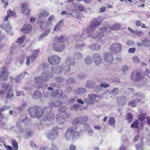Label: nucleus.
Wrapping results in <instances>:
<instances>
[{"instance_id": "5fc2aeb1", "label": "nucleus", "mask_w": 150, "mask_h": 150, "mask_svg": "<svg viewBox=\"0 0 150 150\" xmlns=\"http://www.w3.org/2000/svg\"><path fill=\"white\" fill-rule=\"evenodd\" d=\"M85 63L87 64H90L91 62V57H90L88 56L86 57L84 59Z\"/></svg>"}, {"instance_id": "aec40b11", "label": "nucleus", "mask_w": 150, "mask_h": 150, "mask_svg": "<svg viewBox=\"0 0 150 150\" xmlns=\"http://www.w3.org/2000/svg\"><path fill=\"white\" fill-rule=\"evenodd\" d=\"M20 48V46L19 45L12 44L11 46L10 49V53L11 54H14L19 51Z\"/></svg>"}, {"instance_id": "e2e57ef3", "label": "nucleus", "mask_w": 150, "mask_h": 150, "mask_svg": "<svg viewBox=\"0 0 150 150\" xmlns=\"http://www.w3.org/2000/svg\"><path fill=\"white\" fill-rule=\"evenodd\" d=\"M129 69L128 67L126 65L123 66L122 68V71L123 72V73H125L126 71H127Z\"/></svg>"}, {"instance_id": "49530a36", "label": "nucleus", "mask_w": 150, "mask_h": 150, "mask_svg": "<svg viewBox=\"0 0 150 150\" xmlns=\"http://www.w3.org/2000/svg\"><path fill=\"white\" fill-rule=\"evenodd\" d=\"M62 104V101H59L58 100L55 103L52 102L51 103V105L52 106L55 107H59Z\"/></svg>"}, {"instance_id": "0eeeda50", "label": "nucleus", "mask_w": 150, "mask_h": 150, "mask_svg": "<svg viewBox=\"0 0 150 150\" xmlns=\"http://www.w3.org/2000/svg\"><path fill=\"white\" fill-rule=\"evenodd\" d=\"M58 110L61 113L57 115L56 120L57 121L59 122V125L60 126L65 122L66 107L65 106L61 107Z\"/></svg>"}, {"instance_id": "393cba45", "label": "nucleus", "mask_w": 150, "mask_h": 150, "mask_svg": "<svg viewBox=\"0 0 150 150\" xmlns=\"http://www.w3.org/2000/svg\"><path fill=\"white\" fill-rule=\"evenodd\" d=\"M32 30V27L29 24L24 25L22 29V30L23 33H30Z\"/></svg>"}, {"instance_id": "864d4df0", "label": "nucleus", "mask_w": 150, "mask_h": 150, "mask_svg": "<svg viewBox=\"0 0 150 150\" xmlns=\"http://www.w3.org/2000/svg\"><path fill=\"white\" fill-rule=\"evenodd\" d=\"M138 122L137 120L134 121L131 125V127L132 128H137L138 127Z\"/></svg>"}, {"instance_id": "f257e3e1", "label": "nucleus", "mask_w": 150, "mask_h": 150, "mask_svg": "<svg viewBox=\"0 0 150 150\" xmlns=\"http://www.w3.org/2000/svg\"><path fill=\"white\" fill-rule=\"evenodd\" d=\"M54 78L53 74L49 71H44L40 76L35 78V83L34 86L36 88L40 87V84L43 82H47L50 80H52Z\"/></svg>"}, {"instance_id": "37998d69", "label": "nucleus", "mask_w": 150, "mask_h": 150, "mask_svg": "<svg viewBox=\"0 0 150 150\" xmlns=\"http://www.w3.org/2000/svg\"><path fill=\"white\" fill-rule=\"evenodd\" d=\"M7 15L9 17H11V16L15 17L16 15V13L15 11L13 10L12 11L10 9H9L7 11Z\"/></svg>"}, {"instance_id": "58836bf2", "label": "nucleus", "mask_w": 150, "mask_h": 150, "mask_svg": "<svg viewBox=\"0 0 150 150\" xmlns=\"http://www.w3.org/2000/svg\"><path fill=\"white\" fill-rule=\"evenodd\" d=\"M109 31L116 30H118L120 28V25L118 24H115L111 26H109Z\"/></svg>"}, {"instance_id": "f8f14e48", "label": "nucleus", "mask_w": 150, "mask_h": 150, "mask_svg": "<svg viewBox=\"0 0 150 150\" xmlns=\"http://www.w3.org/2000/svg\"><path fill=\"white\" fill-rule=\"evenodd\" d=\"M48 60L50 64L57 65L60 63L61 58L59 56L55 55L48 57Z\"/></svg>"}, {"instance_id": "4be33fe9", "label": "nucleus", "mask_w": 150, "mask_h": 150, "mask_svg": "<svg viewBox=\"0 0 150 150\" xmlns=\"http://www.w3.org/2000/svg\"><path fill=\"white\" fill-rule=\"evenodd\" d=\"M22 13L29 15L30 12V10L28 8V5L27 3H23L21 6Z\"/></svg>"}, {"instance_id": "09e8293b", "label": "nucleus", "mask_w": 150, "mask_h": 150, "mask_svg": "<svg viewBox=\"0 0 150 150\" xmlns=\"http://www.w3.org/2000/svg\"><path fill=\"white\" fill-rule=\"evenodd\" d=\"M115 121L114 118L113 117H110L109 121V125L114 127H115Z\"/></svg>"}, {"instance_id": "9b49d317", "label": "nucleus", "mask_w": 150, "mask_h": 150, "mask_svg": "<svg viewBox=\"0 0 150 150\" xmlns=\"http://www.w3.org/2000/svg\"><path fill=\"white\" fill-rule=\"evenodd\" d=\"M144 77V74L138 71L132 72L130 75L131 79L134 81H139Z\"/></svg>"}, {"instance_id": "c9c22d12", "label": "nucleus", "mask_w": 150, "mask_h": 150, "mask_svg": "<svg viewBox=\"0 0 150 150\" xmlns=\"http://www.w3.org/2000/svg\"><path fill=\"white\" fill-rule=\"evenodd\" d=\"M140 100L139 99H137L130 101L128 104V105L132 107H135L137 105V104L140 102Z\"/></svg>"}, {"instance_id": "603ef678", "label": "nucleus", "mask_w": 150, "mask_h": 150, "mask_svg": "<svg viewBox=\"0 0 150 150\" xmlns=\"http://www.w3.org/2000/svg\"><path fill=\"white\" fill-rule=\"evenodd\" d=\"M76 9H78L81 11H83L85 9L83 6L81 4H78L75 7Z\"/></svg>"}, {"instance_id": "a878e982", "label": "nucleus", "mask_w": 150, "mask_h": 150, "mask_svg": "<svg viewBox=\"0 0 150 150\" xmlns=\"http://www.w3.org/2000/svg\"><path fill=\"white\" fill-rule=\"evenodd\" d=\"M51 28L48 29L46 28L45 30V32L42 33L40 36L38 37V39L39 41L42 40L44 38L47 36L50 32Z\"/></svg>"}, {"instance_id": "2f4dec72", "label": "nucleus", "mask_w": 150, "mask_h": 150, "mask_svg": "<svg viewBox=\"0 0 150 150\" xmlns=\"http://www.w3.org/2000/svg\"><path fill=\"white\" fill-rule=\"evenodd\" d=\"M26 74H28V73L26 72H25L24 73H21L19 75L16 76V83H20L23 79L24 76Z\"/></svg>"}, {"instance_id": "0e129e2a", "label": "nucleus", "mask_w": 150, "mask_h": 150, "mask_svg": "<svg viewBox=\"0 0 150 150\" xmlns=\"http://www.w3.org/2000/svg\"><path fill=\"white\" fill-rule=\"evenodd\" d=\"M136 97L137 98H144V96L143 94L140 93H137L135 94Z\"/></svg>"}, {"instance_id": "7c9ffc66", "label": "nucleus", "mask_w": 150, "mask_h": 150, "mask_svg": "<svg viewBox=\"0 0 150 150\" xmlns=\"http://www.w3.org/2000/svg\"><path fill=\"white\" fill-rule=\"evenodd\" d=\"M6 98H12L13 97V92L12 89L9 88L8 90H6Z\"/></svg>"}, {"instance_id": "ddd939ff", "label": "nucleus", "mask_w": 150, "mask_h": 150, "mask_svg": "<svg viewBox=\"0 0 150 150\" xmlns=\"http://www.w3.org/2000/svg\"><path fill=\"white\" fill-rule=\"evenodd\" d=\"M103 58L106 62L110 64H112L114 60L113 54L110 52H107L104 53Z\"/></svg>"}, {"instance_id": "c03bdc74", "label": "nucleus", "mask_w": 150, "mask_h": 150, "mask_svg": "<svg viewBox=\"0 0 150 150\" xmlns=\"http://www.w3.org/2000/svg\"><path fill=\"white\" fill-rule=\"evenodd\" d=\"M128 30L130 32L132 33L135 35H140L142 34L141 32L137 30H134L131 29L130 27L128 28Z\"/></svg>"}, {"instance_id": "c756f323", "label": "nucleus", "mask_w": 150, "mask_h": 150, "mask_svg": "<svg viewBox=\"0 0 150 150\" xmlns=\"http://www.w3.org/2000/svg\"><path fill=\"white\" fill-rule=\"evenodd\" d=\"M95 82L92 80L87 81L86 83L85 86L86 88H91L94 87L95 85Z\"/></svg>"}, {"instance_id": "6e6d98bb", "label": "nucleus", "mask_w": 150, "mask_h": 150, "mask_svg": "<svg viewBox=\"0 0 150 150\" xmlns=\"http://www.w3.org/2000/svg\"><path fill=\"white\" fill-rule=\"evenodd\" d=\"M80 106V105L79 104H76L71 107V109L72 110L76 111L78 109V108Z\"/></svg>"}, {"instance_id": "de8ad7c7", "label": "nucleus", "mask_w": 150, "mask_h": 150, "mask_svg": "<svg viewBox=\"0 0 150 150\" xmlns=\"http://www.w3.org/2000/svg\"><path fill=\"white\" fill-rule=\"evenodd\" d=\"M142 44L145 47H148L150 46V43L148 40L145 39L142 40Z\"/></svg>"}, {"instance_id": "e433bc0d", "label": "nucleus", "mask_w": 150, "mask_h": 150, "mask_svg": "<svg viewBox=\"0 0 150 150\" xmlns=\"http://www.w3.org/2000/svg\"><path fill=\"white\" fill-rule=\"evenodd\" d=\"M86 93V91L85 88H79L76 89V93L79 95H82Z\"/></svg>"}, {"instance_id": "423d86ee", "label": "nucleus", "mask_w": 150, "mask_h": 150, "mask_svg": "<svg viewBox=\"0 0 150 150\" xmlns=\"http://www.w3.org/2000/svg\"><path fill=\"white\" fill-rule=\"evenodd\" d=\"M60 126H55L52 130L48 131L46 133V136L47 139L50 140H54L57 137L58 134V130L62 129Z\"/></svg>"}, {"instance_id": "f03ea898", "label": "nucleus", "mask_w": 150, "mask_h": 150, "mask_svg": "<svg viewBox=\"0 0 150 150\" xmlns=\"http://www.w3.org/2000/svg\"><path fill=\"white\" fill-rule=\"evenodd\" d=\"M65 38L62 36L60 37H56L54 39V42L53 44L52 48L53 50L57 52H61L65 48V45L63 42Z\"/></svg>"}, {"instance_id": "dca6fc26", "label": "nucleus", "mask_w": 150, "mask_h": 150, "mask_svg": "<svg viewBox=\"0 0 150 150\" xmlns=\"http://www.w3.org/2000/svg\"><path fill=\"white\" fill-rule=\"evenodd\" d=\"M63 91L61 90H59L52 92L51 93V96L54 98L62 99L63 97Z\"/></svg>"}, {"instance_id": "13d9d810", "label": "nucleus", "mask_w": 150, "mask_h": 150, "mask_svg": "<svg viewBox=\"0 0 150 150\" xmlns=\"http://www.w3.org/2000/svg\"><path fill=\"white\" fill-rule=\"evenodd\" d=\"M51 70L53 73L55 74H58L62 72V71H60L59 69L56 68H52Z\"/></svg>"}, {"instance_id": "338daca9", "label": "nucleus", "mask_w": 150, "mask_h": 150, "mask_svg": "<svg viewBox=\"0 0 150 150\" xmlns=\"http://www.w3.org/2000/svg\"><path fill=\"white\" fill-rule=\"evenodd\" d=\"M55 80L58 82H62L64 80V79L62 77H58L55 78Z\"/></svg>"}, {"instance_id": "4d7b16f0", "label": "nucleus", "mask_w": 150, "mask_h": 150, "mask_svg": "<svg viewBox=\"0 0 150 150\" xmlns=\"http://www.w3.org/2000/svg\"><path fill=\"white\" fill-rule=\"evenodd\" d=\"M12 142L15 149H17L18 146L17 141L15 139H13L12 140Z\"/></svg>"}, {"instance_id": "6ab92c4d", "label": "nucleus", "mask_w": 150, "mask_h": 150, "mask_svg": "<svg viewBox=\"0 0 150 150\" xmlns=\"http://www.w3.org/2000/svg\"><path fill=\"white\" fill-rule=\"evenodd\" d=\"M50 14L45 9H41L39 15V19L41 20V22L42 23V20L43 17H46Z\"/></svg>"}, {"instance_id": "774afa93", "label": "nucleus", "mask_w": 150, "mask_h": 150, "mask_svg": "<svg viewBox=\"0 0 150 150\" xmlns=\"http://www.w3.org/2000/svg\"><path fill=\"white\" fill-rule=\"evenodd\" d=\"M50 150H57V148L56 145L52 143L50 148Z\"/></svg>"}, {"instance_id": "c85d7f7f", "label": "nucleus", "mask_w": 150, "mask_h": 150, "mask_svg": "<svg viewBox=\"0 0 150 150\" xmlns=\"http://www.w3.org/2000/svg\"><path fill=\"white\" fill-rule=\"evenodd\" d=\"M0 27L7 33L10 31L12 28L11 26L8 24H3L0 25Z\"/></svg>"}, {"instance_id": "f3484780", "label": "nucleus", "mask_w": 150, "mask_h": 150, "mask_svg": "<svg viewBox=\"0 0 150 150\" xmlns=\"http://www.w3.org/2000/svg\"><path fill=\"white\" fill-rule=\"evenodd\" d=\"M86 38V35L85 34H84L83 33H78L74 35V41H81L83 40L84 39Z\"/></svg>"}, {"instance_id": "bb28decb", "label": "nucleus", "mask_w": 150, "mask_h": 150, "mask_svg": "<svg viewBox=\"0 0 150 150\" xmlns=\"http://www.w3.org/2000/svg\"><path fill=\"white\" fill-rule=\"evenodd\" d=\"M104 34L102 33L100 31H98L96 33V35L92 34L90 36L95 39H100L104 36Z\"/></svg>"}, {"instance_id": "412c9836", "label": "nucleus", "mask_w": 150, "mask_h": 150, "mask_svg": "<svg viewBox=\"0 0 150 150\" xmlns=\"http://www.w3.org/2000/svg\"><path fill=\"white\" fill-rule=\"evenodd\" d=\"M77 127L76 126L71 127L67 129V132L72 134L73 137L74 138L79 136V132H76Z\"/></svg>"}, {"instance_id": "7ed1b4c3", "label": "nucleus", "mask_w": 150, "mask_h": 150, "mask_svg": "<svg viewBox=\"0 0 150 150\" xmlns=\"http://www.w3.org/2000/svg\"><path fill=\"white\" fill-rule=\"evenodd\" d=\"M104 19V18L102 16H99L93 18L86 29L87 32L91 33L94 31L103 21Z\"/></svg>"}, {"instance_id": "bf43d9fd", "label": "nucleus", "mask_w": 150, "mask_h": 150, "mask_svg": "<svg viewBox=\"0 0 150 150\" xmlns=\"http://www.w3.org/2000/svg\"><path fill=\"white\" fill-rule=\"evenodd\" d=\"M25 38V36H23L18 38L17 39V42L20 44L22 43L23 42Z\"/></svg>"}, {"instance_id": "39448f33", "label": "nucleus", "mask_w": 150, "mask_h": 150, "mask_svg": "<svg viewBox=\"0 0 150 150\" xmlns=\"http://www.w3.org/2000/svg\"><path fill=\"white\" fill-rule=\"evenodd\" d=\"M101 99V97L100 95L90 94L88 95L85 101L88 105H93L94 102L100 101Z\"/></svg>"}, {"instance_id": "20e7f679", "label": "nucleus", "mask_w": 150, "mask_h": 150, "mask_svg": "<svg viewBox=\"0 0 150 150\" xmlns=\"http://www.w3.org/2000/svg\"><path fill=\"white\" fill-rule=\"evenodd\" d=\"M44 109L43 110H42L41 108L35 106L29 108L28 111L31 118H39L45 113Z\"/></svg>"}, {"instance_id": "b1692460", "label": "nucleus", "mask_w": 150, "mask_h": 150, "mask_svg": "<svg viewBox=\"0 0 150 150\" xmlns=\"http://www.w3.org/2000/svg\"><path fill=\"white\" fill-rule=\"evenodd\" d=\"M119 93V89L118 88H114L110 92L109 95L110 97L112 98H116V96Z\"/></svg>"}, {"instance_id": "79ce46f5", "label": "nucleus", "mask_w": 150, "mask_h": 150, "mask_svg": "<svg viewBox=\"0 0 150 150\" xmlns=\"http://www.w3.org/2000/svg\"><path fill=\"white\" fill-rule=\"evenodd\" d=\"M133 115L130 113H128L127 116L126 120L127 122L130 123L132 121L133 119Z\"/></svg>"}, {"instance_id": "6e6552de", "label": "nucleus", "mask_w": 150, "mask_h": 150, "mask_svg": "<svg viewBox=\"0 0 150 150\" xmlns=\"http://www.w3.org/2000/svg\"><path fill=\"white\" fill-rule=\"evenodd\" d=\"M52 110V108L51 106L45 108L44 113L45 115L42 120L44 122H51L54 120V115L51 112Z\"/></svg>"}, {"instance_id": "2eb2a0df", "label": "nucleus", "mask_w": 150, "mask_h": 150, "mask_svg": "<svg viewBox=\"0 0 150 150\" xmlns=\"http://www.w3.org/2000/svg\"><path fill=\"white\" fill-rule=\"evenodd\" d=\"M87 120V117L85 116L81 117H78L75 119L72 122V124L74 125L82 124L86 122Z\"/></svg>"}, {"instance_id": "ea45409f", "label": "nucleus", "mask_w": 150, "mask_h": 150, "mask_svg": "<svg viewBox=\"0 0 150 150\" xmlns=\"http://www.w3.org/2000/svg\"><path fill=\"white\" fill-rule=\"evenodd\" d=\"M109 26H105L101 28L100 29V32L104 34L105 32H110Z\"/></svg>"}, {"instance_id": "69168bd1", "label": "nucleus", "mask_w": 150, "mask_h": 150, "mask_svg": "<svg viewBox=\"0 0 150 150\" xmlns=\"http://www.w3.org/2000/svg\"><path fill=\"white\" fill-rule=\"evenodd\" d=\"M16 95L17 96H25V95L23 91H20L17 90H16Z\"/></svg>"}, {"instance_id": "4c0bfd02", "label": "nucleus", "mask_w": 150, "mask_h": 150, "mask_svg": "<svg viewBox=\"0 0 150 150\" xmlns=\"http://www.w3.org/2000/svg\"><path fill=\"white\" fill-rule=\"evenodd\" d=\"M35 59L32 56H28L26 58V64L27 66L29 65L30 64V62L31 61L33 62Z\"/></svg>"}, {"instance_id": "f704fd0d", "label": "nucleus", "mask_w": 150, "mask_h": 150, "mask_svg": "<svg viewBox=\"0 0 150 150\" xmlns=\"http://www.w3.org/2000/svg\"><path fill=\"white\" fill-rule=\"evenodd\" d=\"M63 20L59 22L54 27V31H58L61 28V27L63 25Z\"/></svg>"}, {"instance_id": "a19ab883", "label": "nucleus", "mask_w": 150, "mask_h": 150, "mask_svg": "<svg viewBox=\"0 0 150 150\" xmlns=\"http://www.w3.org/2000/svg\"><path fill=\"white\" fill-rule=\"evenodd\" d=\"M45 122L42 120V122L37 124L36 125V129L39 130L43 129L44 128V124L45 123Z\"/></svg>"}, {"instance_id": "1a4fd4ad", "label": "nucleus", "mask_w": 150, "mask_h": 150, "mask_svg": "<svg viewBox=\"0 0 150 150\" xmlns=\"http://www.w3.org/2000/svg\"><path fill=\"white\" fill-rule=\"evenodd\" d=\"M122 49V44L119 42L112 44L109 48L110 50L115 54H120Z\"/></svg>"}, {"instance_id": "72a5a7b5", "label": "nucleus", "mask_w": 150, "mask_h": 150, "mask_svg": "<svg viewBox=\"0 0 150 150\" xmlns=\"http://www.w3.org/2000/svg\"><path fill=\"white\" fill-rule=\"evenodd\" d=\"M73 57L75 59L80 60L83 58V55L79 52H74L73 54Z\"/></svg>"}, {"instance_id": "473e14b6", "label": "nucleus", "mask_w": 150, "mask_h": 150, "mask_svg": "<svg viewBox=\"0 0 150 150\" xmlns=\"http://www.w3.org/2000/svg\"><path fill=\"white\" fill-rule=\"evenodd\" d=\"M42 97V94L39 91L36 90L35 91L33 97V99H37Z\"/></svg>"}, {"instance_id": "052dcab7", "label": "nucleus", "mask_w": 150, "mask_h": 150, "mask_svg": "<svg viewBox=\"0 0 150 150\" xmlns=\"http://www.w3.org/2000/svg\"><path fill=\"white\" fill-rule=\"evenodd\" d=\"M132 59L133 62L134 63H138L140 62V60L139 58L137 56H134L132 57Z\"/></svg>"}, {"instance_id": "680f3d73", "label": "nucleus", "mask_w": 150, "mask_h": 150, "mask_svg": "<svg viewBox=\"0 0 150 150\" xmlns=\"http://www.w3.org/2000/svg\"><path fill=\"white\" fill-rule=\"evenodd\" d=\"M136 147L137 150H142L144 148L143 144H137Z\"/></svg>"}, {"instance_id": "a211bd4d", "label": "nucleus", "mask_w": 150, "mask_h": 150, "mask_svg": "<svg viewBox=\"0 0 150 150\" xmlns=\"http://www.w3.org/2000/svg\"><path fill=\"white\" fill-rule=\"evenodd\" d=\"M93 59L95 64L99 65L102 62V59L101 57L98 54L96 53L93 56Z\"/></svg>"}, {"instance_id": "8fccbe9b", "label": "nucleus", "mask_w": 150, "mask_h": 150, "mask_svg": "<svg viewBox=\"0 0 150 150\" xmlns=\"http://www.w3.org/2000/svg\"><path fill=\"white\" fill-rule=\"evenodd\" d=\"M27 117L25 115H23L21 116L19 119L20 121L22 122H25L27 121Z\"/></svg>"}, {"instance_id": "9d476101", "label": "nucleus", "mask_w": 150, "mask_h": 150, "mask_svg": "<svg viewBox=\"0 0 150 150\" xmlns=\"http://www.w3.org/2000/svg\"><path fill=\"white\" fill-rule=\"evenodd\" d=\"M15 128H17L20 133L22 132L24 138L28 139H30L31 136V132L30 130L27 129H22V127L21 125H18L17 124L15 127Z\"/></svg>"}, {"instance_id": "4468645a", "label": "nucleus", "mask_w": 150, "mask_h": 150, "mask_svg": "<svg viewBox=\"0 0 150 150\" xmlns=\"http://www.w3.org/2000/svg\"><path fill=\"white\" fill-rule=\"evenodd\" d=\"M0 73V77L1 79L4 81L7 80L8 78V73L7 69L5 67L1 68Z\"/></svg>"}, {"instance_id": "3c124183", "label": "nucleus", "mask_w": 150, "mask_h": 150, "mask_svg": "<svg viewBox=\"0 0 150 150\" xmlns=\"http://www.w3.org/2000/svg\"><path fill=\"white\" fill-rule=\"evenodd\" d=\"M146 116V114L145 113H142L140 115H139L138 117L141 122H143L145 119Z\"/></svg>"}, {"instance_id": "cd10ccee", "label": "nucleus", "mask_w": 150, "mask_h": 150, "mask_svg": "<svg viewBox=\"0 0 150 150\" xmlns=\"http://www.w3.org/2000/svg\"><path fill=\"white\" fill-rule=\"evenodd\" d=\"M126 100V98L123 96H120L117 99V104L120 106L122 105L125 104Z\"/></svg>"}, {"instance_id": "a18cd8bd", "label": "nucleus", "mask_w": 150, "mask_h": 150, "mask_svg": "<svg viewBox=\"0 0 150 150\" xmlns=\"http://www.w3.org/2000/svg\"><path fill=\"white\" fill-rule=\"evenodd\" d=\"M39 52L40 50L39 49L34 50L32 52V56L35 59L38 55Z\"/></svg>"}, {"instance_id": "5701e85b", "label": "nucleus", "mask_w": 150, "mask_h": 150, "mask_svg": "<svg viewBox=\"0 0 150 150\" xmlns=\"http://www.w3.org/2000/svg\"><path fill=\"white\" fill-rule=\"evenodd\" d=\"M75 64L74 61L71 58L69 57L67 58L66 59V65H67V67H66V70H67L69 71L70 69V66H74Z\"/></svg>"}]
</instances>
